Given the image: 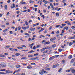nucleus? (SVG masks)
Instances as JSON below:
<instances>
[{"label":"nucleus","mask_w":75,"mask_h":75,"mask_svg":"<svg viewBox=\"0 0 75 75\" xmlns=\"http://www.w3.org/2000/svg\"><path fill=\"white\" fill-rule=\"evenodd\" d=\"M6 74H8V73L11 74V73H13V71L10 70H6Z\"/></svg>","instance_id":"obj_1"},{"label":"nucleus","mask_w":75,"mask_h":75,"mask_svg":"<svg viewBox=\"0 0 75 75\" xmlns=\"http://www.w3.org/2000/svg\"><path fill=\"white\" fill-rule=\"evenodd\" d=\"M21 71V69H19L18 70H16V71H15L13 73V74H16V72H18Z\"/></svg>","instance_id":"obj_2"},{"label":"nucleus","mask_w":75,"mask_h":75,"mask_svg":"<svg viewBox=\"0 0 75 75\" xmlns=\"http://www.w3.org/2000/svg\"><path fill=\"white\" fill-rule=\"evenodd\" d=\"M55 58V57L54 56H52L49 59V60L50 61H51V60H52L54 59Z\"/></svg>","instance_id":"obj_3"},{"label":"nucleus","mask_w":75,"mask_h":75,"mask_svg":"<svg viewBox=\"0 0 75 75\" xmlns=\"http://www.w3.org/2000/svg\"><path fill=\"white\" fill-rule=\"evenodd\" d=\"M0 65L1 66V67H6V64H0Z\"/></svg>","instance_id":"obj_4"},{"label":"nucleus","mask_w":75,"mask_h":75,"mask_svg":"<svg viewBox=\"0 0 75 75\" xmlns=\"http://www.w3.org/2000/svg\"><path fill=\"white\" fill-rule=\"evenodd\" d=\"M44 69L45 70H46L47 71H50V70H51V69L48 67H45Z\"/></svg>","instance_id":"obj_5"},{"label":"nucleus","mask_w":75,"mask_h":75,"mask_svg":"<svg viewBox=\"0 0 75 75\" xmlns=\"http://www.w3.org/2000/svg\"><path fill=\"white\" fill-rule=\"evenodd\" d=\"M15 7V4H11V8H14Z\"/></svg>","instance_id":"obj_6"},{"label":"nucleus","mask_w":75,"mask_h":75,"mask_svg":"<svg viewBox=\"0 0 75 75\" xmlns=\"http://www.w3.org/2000/svg\"><path fill=\"white\" fill-rule=\"evenodd\" d=\"M75 61V59H73L71 60L70 62L71 63H74V62Z\"/></svg>","instance_id":"obj_7"},{"label":"nucleus","mask_w":75,"mask_h":75,"mask_svg":"<svg viewBox=\"0 0 75 75\" xmlns=\"http://www.w3.org/2000/svg\"><path fill=\"white\" fill-rule=\"evenodd\" d=\"M50 44V42L49 41L47 42L44 43L45 45H46V44Z\"/></svg>","instance_id":"obj_8"},{"label":"nucleus","mask_w":75,"mask_h":75,"mask_svg":"<svg viewBox=\"0 0 75 75\" xmlns=\"http://www.w3.org/2000/svg\"><path fill=\"white\" fill-rule=\"evenodd\" d=\"M0 57H2V58H5L6 56L3 54H0Z\"/></svg>","instance_id":"obj_9"},{"label":"nucleus","mask_w":75,"mask_h":75,"mask_svg":"<svg viewBox=\"0 0 75 75\" xmlns=\"http://www.w3.org/2000/svg\"><path fill=\"white\" fill-rule=\"evenodd\" d=\"M27 68L28 69H31V68H32V67H31V66L29 65L28 66Z\"/></svg>","instance_id":"obj_10"},{"label":"nucleus","mask_w":75,"mask_h":75,"mask_svg":"<svg viewBox=\"0 0 75 75\" xmlns=\"http://www.w3.org/2000/svg\"><path fill=\"white\" fill-rule=\"evenodd\" d=\"M72 57V55H69L68 57V58L69 59H71Z\"/></svg>","instance_id":"obj_11"},{"label":"nucleus","mask_w":75,"mask_h":75,"mask_svg":"<svg viewBox=\"0 0 75 75\" xmlns=\"http://www.w3.org/2000/svg\"><path fill=\"white\" fill-rule=\"evenodd\" d=\"M15 55L16 56H19V55H20V54L18 53H16Z\"/></svg>","instance_id":"obj_12"},{"label":"nucleus","mask_w":75,"mask_h":75,"mask_svg":"<svg viewBox=\"0 0 75 75\" xmlns=\"http://www.w3.org/2000/svg\"><path fill=\"white\" fill-rule=\"evenodd\" d=\"M45 48H43L41 50V52H43V51H45Z\"/></svg>","instance_id":"obj_13"},{"label":"nucleus","mask_w":75,"mask_h":75,"mask_svg":"<svg viewBox=\"0 0 75 75\" xmlns=\"http://www.w3.org/2000/svg\"><path fill=\"white\" fill-rule=\"evenodd\" d=\"M66 28H64V30H62V33H65V30Z\"/></svg>","instance_id":"obj_14"},{"label":"nucleus","mask_w":75,"mask_h":75,"mask_svg":"<svg viewBox=\"0 0 75 75\" xmlns=\"http://www.w3.org/2000/svg\"><path fill=\"white\" fill-rule=\"evenodd\" d=\"M16 67L17 68H20V65H17L16 66Z\"/></svg>","instance_id":"obj_15"},{"label":"nucleus","mask_w":75,"mask_h":75,"mask_svg":"<svg viewBox=\"0 0 75 75\" xmlns=\"http://www.w3.org/2000/svg\"><path fill=\"white\" fill-rule=\"evenodd\" d=\"M17 48H18V49H23V47H17Z\"/></svg>","instance_id":"obj_16"},{"label":"nucleus","mask_w":75,"mask_h":75,"mask_svg":"<svg viewBox=\"0 0 75 75\" xmlns=\"http://www.w3.org/2000/svg\"><path fill=\"white\" fill-rule=\"evenodd\" d=\"M69 40H71V39H74V36L69 37Z\"/></svg>","instance_id":"obj_17"},{"label":"nucleus","mask_w":75,"mask_h":75,"mask_svg":"<svg viewBox=\"0 0 75 75\" xmlns=\"http://www.w3.org/2000/svg\"><path fill=\"white\" fill-rule=\"evenodd\" d=\"M43 30H44V29L41 28V30H40V31L39 32V33H41V31H43Z\"/></svg>","instance_id":"obj_18"},{"label":"nucleus","mask_w":75,"mask_h":75,"mask_svg":"<svg viewBox=\"0 0 75 75\" xmlns=\"http://www.w3.org/2000/svg\"><path fill=\"white\" fill-rule=\"evenodd\" d=\"M35 51L32 50L28 52V53H33V52H34Z\"/></svg>","instance_id":"obj_19"},{"label":"nucleus","mask_w":75,"mask_h":75,"mask_svg":"<svg viewBox=\"0 0 75 75\" xmlns=\"http://www.w3.org/2000/svg\"><path fill=\"white\" fill-rule=\"evenodd\" d=\"M71 71V70L67 69L66 70V72H69Z\"/></svg>","instance_id":"obj_20"},{"label":"nucleus","mask_w":75,"mask_h":75,"mask_svg":"<svg viewBox=\"0 0 75 75\" xmlns=\"http://www.w3.org/2000/svg\"><path fill=\"white\" fill-rule=\"evenodd\" d=\"M71 72L72 73H74V74H75V73H74V72H75V69L72 70Z\"/></svg>","instance_id":"obj_21"},{"label":"nucleus","mask_w":75,"mask_h":75,"mask_svg":"<svg viewBox=\"0 0 75 75\" xmlns=\"http://www.w3.org/2000/svg\"><path fill=\"white\" fill-rule=\"evenodd\" d=\"M73 44V43L72 42H70V43L69 44V46H71L72 45V44Z\"/></svg>","instance_id":"obj_22"},{"label":"nucleus","mask_w":75,"mask_h":75,"mask_svg":"<svg viewBox=\"0 0 75 75\" xmlns=\"http://www.w3.org/2000/svg\"><path fill=\"white\" fill-rule=\"evenodd\" d=\"M9 33L10 34H13V33H14L13 32L11 31H9Z\"/></svg>","instance_id":"obj_23"},{"label":"nucleus","mask_w":75,"mask_h":75,"mask_svg":"<svg viewBox=\"0 0 75 75\" xmlns=\"http://www.w3.org/2000/svg\"><path fill=\"white\" fill-rule=\"evenodd\" d=\"M9 50H10L11 51H14V49H13V48H10Z\"/></svg>","instance_id":"obj_24"},{"label":"nucleus","mask_w":75,"mask_h":75,"mask_svg":"<svg viewBox=\"0 0 75 75\" xmlns=\"http://www.w3.org/2000/svg\"><path fill=\"white\" fill-rule=\"evenodd\" d=\"M52 47H53V48H55V47H56V45L54 44V45H52Z\"/></svg>","instance_id":"obj_25"},{"label":"nucleus","mask_w":75,"mask_h":75,"mask_svg":"<svg viewBox=\"0 0 75 75\" xmlns=\"http://www.w3.org/2000/svg\"><path fill=\"white\" fill-rule=\"evenodd\" d=\"M21 4H25V2H23V1H22L21 2Z\"/></svg>","instance_id":"obj_26"},{"label":"nucleus","mask_w":75,"mask_h":75,"mask_svg":"<svg viewBox=\"0 0 75 75\" xmlns=\"http://www.w3.org/2000/svg\"><path fill=\"white\" fill-rule=\"evenodd\" d=\"M9 47H10V46H6L5 47V48L7 49V48H9Z\"/></svg>","instance_id":"obj_27"},{"label":"nucleus","mask_w":75,"mask_h":75,"mask_svg":"<svg viewBox=\"0 0 75 75\" xmlns=\"http://www.w3.org/2000/svg\"><path fill=\"white\" fill-rule=\"evenodd\" d=\"M59 52H61V51H62V49H59L58 50Z\"/></svg>","instance_id":"obj_28"},{"label":"nucleus","mask_w":75,"mask_h":75,"mask_svg":"<svg viewBox=\"0 0 75 75\" xmlns=\"http://www.w3.org/2000/svg\"><path fill=\"white\" fill-rule=\"evenodd\" d=\"M47 52H48V51L47 50H46L44 52H43V54H45L46 53H47Z\"/></svg>","instance_id":"obj_29"},{"label":"nucleus","mask_w":75,"mask_h":75,"mask_svg":"<svg viewBox=\"0 0 75 75\" xmlns=\"http://www.w3.org/2000/svg\"><path fill=\"white\" fill-rule=\"evenodd\" d=\"M56 15L57 17H58V16H59V13H56Z\"/></svg>","instance_id":"obj_30"},{"label":"nucleus","mask_w":75,"mask_h":75,"mask_svg":"<svg viewBox=\"0 0 75 75\" xmlns=\"http://www.w3.org/2000/svg\"><path fill=\"white\" fill-rule=\"evenodd\" d=\"M7 30H8L6 29L5 30H3V32L4 33H6V31H7Z\"/></svg>","instance_id":"obj_31"},{"label":"nucleus","mask_w":75,"mask_h":75,"mask_svg":"<svg viewBox=\"0 0 75 75\" xmlns=\"http://www.w3.org/2000/svg\"><path fill=\"white\" fill-rule=\"evenodd\" d=\"M56 67H57V66H56V64L53 66V68H55Z\"/></svg>","instance_id":"obj_32"},{"label":"nucleus","mask_w":75,"mask_h":75,"mask_svg":"<svg viewBox=\"0 0 75 75\" xmlns=\"http://www.w3.org/2000/svg\"><path fill=\"white\" fill-rule=\"evenodd\" d=\"M7 5L5 6L4 8L5 10H7Z\"/></svg>","instance_id":"obj_33"},{"label":"nucleus","mask_w":75,"mask_h":75,"mask_svg":"<svg viewBox=\"0 0 75 75\" xmlns=\"http://www.w3.org/2000/svg\"><path fill=\"white\" fill-rule=\"evenodd\" d=\"M59 55H55L54 56V58L55 57H56V58H57V57H59Z\"/></svg>","instance_id":"obj_34"},{"label":"nucleus","mask_w":75,"mask_h":75,"mask_svg":"<svg viewBox=\"0 0 75 75\" xmlns=\"http://www.w3.org/2000/svg\"><path fill=\"white\" fill-rule=\"evenodd\" d=\"M61 25H57L56 26V28H58V27H60Z\"/></svg>","instance_id":"obj_35"},{"label":"nucleus","mask_w":75,"mask_h":75,"mask_svg":"<svg viewBox=\"0 0 75 75\" xmlns=\"http://www.w3.org/2000/svg\"><path fill=\"white\" fill-rule=\"evenodd\" d=\"M62 70V69H61V68L60 69H59V70L58 72H61Z\"/></svg>","instance_id":"obj_36"},{"label":"nucleus","mask_w":75,"mask_h":75,"mask_svg":"<svg viewBox=\"0 0 75 75\" xmlns=\"http://www.w3.org/2000/svg\"><path fill=\"white\" fill-rule=\"evenodd\" d=\"M33 50H35L36 49V47H35V46L33 47Z\"/></svg>","instance_id":"obj_37"},{"label":"nucleus","mask_w":75,"mask_h":75,"mask_svg":"<svg viewBox=\"0 0 75 75\" xmlns=\"http://www.w3.org/2000/svg\"><path fill=\"white\" fill-rule=\"evenodd\" d=\"M21 47H24V48H26V47H27L25 45H22L21 46Z\"/></svg>","instance_id":"obj_38"},{"label":"nucleus","mask_w":75,"mask_h":75,"mask_svg":"<svg viewBox=\"0 0 75 75\" xmlns=\"http://www.w3.org/2000/svg\"><path fill=\"white\" fill-rule=\"evenodd\" d=\"M26 58V57H23L21 58V59H25Z\"/></svg>","instance_id":"obj_39"},{"label":"nucleus","mask_w":75,"mask_h":75,"mask_svg":"<svg viewBox=\"0 0 75 75\" xmlns=\"http://www.w3.org/2000/svg\"><path fill=\"white\" fill-rule=\"evenodd\" d=\"M25 35H28L29 36L30 35V34H28V33H26L25 34Z\"/></svg>","instance_id":"obj_40"},{"label":"nucleus","mask_w":75,"mask_h":75,"mask_svg":"<svg viewBox=\"0 0 75 75\" xmlns=\"http://www.w3.org/2000/svg\"><path fill=\"white\" fill-rule=\"evenodd\" d=\"M30 30H31V31H34L35 29L30 28Z\"/></svg>","instance_id":"obj_41"},{"label":"nucleus","mask_w":75,"mask_h":75,"mask_svg":"<svg viewBox=\"0 0 75 75\" xmlns=\"http://www.w3.org/2000/svg\"><path fill=\"white\" fill-rule=\"evenodd\" d=\"M8 53H4V55H8Z\"/></svg>","instance_id":"obj_42"},{"label":"nucleus","mask_w":75,"mask_h":75,"mask_svg":"<svg viewBox=\"0 0 75 75\" xmlns=\"http://www.w3.org/2000/svg\"><path fill=\"white\" fill-rule=\"evenodd\" d=\"M0 71H6V69H1L0 70Z\"/></svg>","instance_id":"obj_43"},{"label":"nucleus","mask_w":75,"mask_h":75,"mask_svg":"<svg viewBox=\"0 0 75 75\" xmlns=\"http://www.w3.org/2000/svg\"><path fill=\"white\" fill-rule=\"evenodd\" d=\"M49 47H48V46H47V47H45V49H46H46H49Z\"/></svg>","instance_id":"obj_44"},{"label":"nucleus","mask_w":75,"mask_h":75,"mask_svg":"<svg viewBox=\"0 0 75 75\" xmlns=\"http://www.w3.org/2000/svg\"><path fill=\"white\" fill-rule=\"evenodd\" d=\"M29 47H30V48L31 49H32V46L31 45V44H29Z\"/></svg>","instance_id":"obj_45"},{"label":"nucleus","mask_w":75,"mask_h":75,"mask_svg":"<svg viewBox=\"0 0 75 75\" xmlns=\"http://www.w3.org/2000/svg\"><path fill=\"white\" fill-rule=\"evenodd\" d=\"M39 74L40 75H43L44 74L43 73H42V72H39Z\"/></svg>","instance_id":"obj_46"},{"label":"nucleus","mask_w":75,"mask_h":75,"mask_svg":"<svg viewBox=\"0 0 75 75\" xmlns=\"http://www.w3.org/2000/svg\"><path fill=\"white\" fill-rule=\"evenodd\" d=\"M40 45H38L36 47V48H39V47H40Z\"/></svg>","instance_id":"obj_47"},{"label":"nucleus","mask_w":75,"mask_h":75,"mask_svg":"<svg viewBox=\"0 0 75 75\" xmlns=\"http://www.w3.org/2000/svg\"><path fill=\"white\" fill-rule=\"evenodd\" d=\"M38 55V53H36V54H34V56H37V55Z\"/></svg>","instance_id":"obj_48"},{"label":"nucleus","mask_w":75,"mask_h":75,"mask_svg":"<svg viewBox=\"0 0 75 75\" xmlns=\"http://www.w3.org/2000/svg\"><path fill=\"white\" fill-rule=\"evenodd\" d=\"M33 55H29L28 57H32Z\"/></svg>","instance_id":"obj_49"},{"label":"nucleus","mask_w":75,"mask_h":75,"mask_svg":"<svg viewBox=\"0 0 75 75\" xmlns=\"http://www.w3.org/2000/svg\"><path fill=\"white\" fill-rule=\"evenodd\" d=\"M43 18V19H44V18H45V16H44V15H43L41 16Z\"/></svg>","instance_id":"obj_50"},{"label":"nucleus","mask_w":75,"mask_h":75,"mask_svg":"<svg viewBox=\"0 0 75 75\" xmlns=\"http://www.w3.org/2000/svg\"><path fill=\"white\" fill-rule=\"evenodd\" d=\"M35 58H31L30 59V60H35Z\"/></svg>","instance_id":"obj_51"},{"label":"nucleus","mask_w":75,"mask_h":75,"mask_svg":"<svg viewBox=\"0 0 75 75\" xmlns=\"http://www.w3.org/2000/svg\"><path fill=\"white\" fill-rule=\"evenodd\" d=\"M45 4H47L48 3V1H45L44 2Z\"/></svg>","instance_id":"obj_52"},{"label":"nucleus","mask_w":75,"mask_h":75,"mask_svg":"<svg viewBox=\"0 0 75 75\" xmlns=\"http://www.w3.org/2000/svg\"><path fill=\"white\" fill-rule=\"evenodd\" d=\"M1 27L3 28H4V27H5V26L4 25H1Z\"/></svg>","instance_id":"obj_53"},{"label":"nucleus","mask_w":75,"mask_h":75,"mask_svg":"<svg viewBox=\"0 0 75 75\" xmlns=\"http://www.w3.org/2000/svg\"><path fill=\"white\" fill-rule=\"evenodd\" d=\"M66 25V24H63L62 25V26H65Z\"/></svg>","instance_id":"obj_54"},{"label":"nucleus","mask_w":75,"mask_h":75,"mask_svg":"<svg viewBox=\"0 0 75 75\" xmlns=\"http://www.w3.org/2000/svg\"><path fill=\"white\" fill-rule=\"evenodd\" d=\"M31 65H35V64L34 63H31V64H30Z\"/></svg>","instance_id":"obj_55"},{"label":"nucleus","mask_w":75,"mask_h":75,"mask_svg":"<svg viewBox=\"0 0 75 75\" xmlns=\"http://www.w3.org/2000/svg\"><path fill=\"white\" fill-rule=\"evenodd\" d=\"M16 13L17 14H19L20 13V11H16Z\"/></svg>","instance_id":"obj_56"},{"label":"nucleus","mask_w":75,"mask_h":75,"mask_svg":"<svg viewBox=\"0 0 75 75\" xmlns=\"http://www.w3.org/2000/svg\"><path fill=\"white\" fill-rule=\"evenodd\" d=\"M71 7H74V6L72 5V4H71Z\"/></svg>","instance_id":"obj_57"},{"label":"nucleus","mask_w":75,"mask_h":75,"mask_svg":"<svg viewBox=\"0 0 75 75\" xmlns=\"http://www.w3.org/2000/svg\"><path fill=\"white\" fill-rule=\"evenodd\" d=\"M45 34L46 33H47V30H45Z\"/></svg>","instance_id":"obj_58"},{"label":"nucleus","mask_w":75,"mask_h":75,"mask_svg":"<svg viewBox=\"0 0 75 75\" xmlns=\"http://www.w3.org/2000/svg\"><path fill=\"white\" fill-rule=\"evenodd\" d=\"M62 3H65V2H66V1L65 0H64L63 1H62Z\"/></svg>","instance_id":"obj_59"},{"label":"nucleus","mask_w":75,"mask_h":75,"mask_svg":"<svg viewBox=\"0 0 75 75\" xmlns=\"http://www.w3.org/2000/svg\"><path fill=\"white\" fill-rule=\"evenodd\" d=\"M30 41H32V40L31 39V38H29L28 39V41L29 42Z\"/></svg>","instance_id":"obj_60"},{"label":"nucleus","mask_w":75,"mask_h":75,"mask_svg":"<svg viewBox=\"0 0 75 75\" xmlns=\"http://www.w3.org/2000/svg\"><path fill=\"white\" fill-rule=\"evenodd\" d=\"M69 21H68L65 22V23H69Z\"/></svg>","instance_id":"obj_61"},{"label":"nucleus","mask_w":75,"mask_h":75,"mask_svg":"<svg viewBox=\"0 0 75 75\" xmlns=\"http://www.w3.org/2000/svg\"><path fill=\"white\" fill-rule=\"evenodd\" d=\"M32 21H32V20H30L29 21V23H31V22H32Z\"/></svg>","instance_id":"obj_62"},{"label":"nucleus","mask_w":75,"mask_h":75,"mask_svg":"<svg viewBox=\"0 0 75 75\" xmlns=\"http://www.w3.org/2000/svg\"><path fill=\"white\" fill-rule=\"evenodd\" d=\"M65 60L64 59L62 61V62H63V63H65Z\"/></svg>","instance_id":"obj_63"},{"label":"nucleus","mask_w":75,"mask_h":75,"mask_svg":"<svg viewBox=\"0 0 75 75\" xmlns=\"http://www.w3.org/2000/svg\"><path fill=\"white\" fill-rule=\"evenodd\" d=\"M21 75H25V73H23L21 74Z\"/></svg>","instance_id":"obj_64"}]
</instances>
